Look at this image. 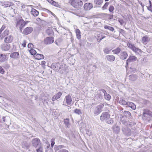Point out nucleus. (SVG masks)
<instances>
[{"label": "nucleus", "mask_w": 152, "mask_h": 152, "mask_svg": "<svg viewBox=\"0 0 152 152\" xmlns=\"http://www.w3.org/2000/svg\"><path fill=\"white\" fill-rule=\"evenodd\" d=\"M57 99L55 97V95H54L52 98V101H54L56 100H57Z\"/></svg>", "instance_id": "obj_58"}, {"label": "nucleus", "mask_w": 152, "mask_h": 152, "mask_svg": "<svg viewBox=\"0 0 152 152\" xmlns=\"http://www.w3.org/2000/svg\"><path fill=\"white\" fill-rule=\"evenodd\" d=\"M29 51L31 54L33 55H35L37 53L36 50L34 49H31L29 50Z\"/></svg>", "instance_id": "obj_44"}, {"label": "nucleus", "mask_w": 152, "mask_h": 152, "mask_svg": "<svg viewBox=\"0 0 152 152\" xmlns=\"http://www.w3.org/2000/svg\"><path fill=\"white\" fill-rule=\"evenodd\" d=\"M110 115L107 112L103 113L100 117V119L101 121L105 120L107 123L109 124H112L114 122L113 118H110Z\"/></svg>", "instance_id": "obj_2"}, {"label": "nucleus", "mask_w": 152, "mask_h": 152, "mask_svg": "<svg viewBox=\"0 0 152 152\" xmlns=\"http://www.w3.org/2000/svg\"><path fill=\"white\" fill-rule=\"evenodd\" d=\"M31 142L32 146L35 148L38 147L42 145L40 139L39 138H34L32 140Z\"/></svg>", "instance_id": "obj_6"}, {"label": "nucleus", "mask_w": 152, "mask_h": 152, "mask_svg": "<svg viewBox=\"0 0 152 152\" xmlns=\"http://www.w3.org/2000/svg\"><path fill=\"white\" fill-rule=\"evenodd\" d=\"M121 130L123 134L126 136H129L131 134L132 132L130 129L126 126H123Z\"/></svg>", "instance_id": "obj_7"}, {"label": "nucleus", "mask_w": 152, "mask_h": 152, "mask_svg": "<svg viewBox=\"0 0 152 152\" xmlns=\"http://www.w3.org/2000/svg\"><path fill=\"white\" fill-rule=\"evenodd\" d=\"M36 149L37 152H43V146L42 145L37 147Z\"/></svg>", "instance_id": "obj_34"}, {"label": "nucleus", "mask_w": 152, "mask_h": 152, "mask_svg": "<svg viewBox=\"0 0 152 152\" xmlns=\"http://www.w3.org/2000/svg\"><path fill=\"white\" fill-rule=\"evenodd\" d=\"M4 69L2 67L0 70V73L2 74H3L4 73Z\"/></svg>", "instance_id": "obj_56"}, {"label": "nucleus", "mask_w": 152, "mask_h": 152, "mask_svg": "<svg viewBox=\"0 0 152 152\" xmlns=\"http://www.w3.org/2000/svg\"><path fill=\"white\" fill-rule=\"evenodd\" d=\"M125 32V31L122 29H121L120 30V32L121 34L124 33Z\"/></svg>", "instance_id": "obj_61"}, {"label": "nucleus", "mask_w": 152, "mask_h": 152, "mask_svg": "<svg viewBox=\"0 0 152 152\" xmlns=\"http://www.w3.org/2000/svg\"><path fill=\"white\" fill-rule=\"evenodd\" d=\"M58 152H69V151L66 149H62L60 150Z\"/></svg>", "instance_id": "obj_51"}, {"label": "nucleus", "mask_w": 152, "mask_h": 152, "mask_svg": "<svg viewBox=\"0 0 152 152\" xmlns=\"http://www.w3.org/2000/svg\"><path fill=\"white\" fill-rule=\"evenodd\" d=\"M137 76L135 75H130L129 79L132 81H134L137 79Z\"/></svg>", "instance_id": "obj_30"}, {"label": "nucleus", "mask_w": 152, "mask_h": 152, "mask_svg": "<svg viewBox=\"0 0 152 152\" xmlns=\"http://www.w3.org/2000/svg\"><path fill=\"white\" fill-rule=\"evenodd\" d=\"M65 99L67 105H71L72 104V99L70 95H68L66 96L65 97Z\"/></svg>", "instance_id": "obj_14"}, {"label": "nucleus", "mask_w": 152, "mask_h": 152, "mask_svg": "<svg viewBox=\"0 0 152 152\" xmlns=\"http://www.w3.org/2000/svg\"><path fill=\"white\" fill-rule=\"evenodd\" d=\"M121 121L123 124L124 125V126H126V125L127 124V122L124 120H121Z\"/></svg>", "instance_id": "obj_45"}, {"label": "nucleus", "mask_w": 152, "mask_h": 152, "mask_svg": "<svg viewBox=\"0 0 152 152\" xmlns=\"http://www.w3.org/2000/svg\"><path fill=\"white\" fill-rule=\"evenodd\" d=\"M118 21L120 23L121 25H123L124 23V20L122 19H119L118 20Z\"/></svg>", "instance_id": "obj_52"}, {"label": "nucleus", "mask_w": 152, "mask_h": 152, "mask_svg": "<svg viewBox=\"0 0 152 152\" xmlns=\"http://www.w3.org/2000/svg\"><path fill=\"white\" fill-rule=\"evenodd\" d=\"M36 58L38 60L43 59L44 58V55L42 54H37L35 56Z\"/></svg>", "instance_id": "obj_29"}, {"label": "nucleus", "mask_w": 152, "mask_h": 152, "mask_svg": "<svg viewBox=\"0 0 152 152\" xmlns=\"http://www.w3.org/2000/svg\"><path fill=\"white\" fill-rule=\"evenodd\" d=\"M104 28L105 29H109L110 31H113L114 30V28L113 27L108 26H106V25L105 26H104Z\"/></svg>", "instance_id": "obj_37"}, {"label": "nucleus", "mask_w": 152, "mask_h": 152, "mask_svg": "<svg viewBox=\"0 0 152 152\" xmlns=\"http://www.w3.org/2000/svg\"><path fill=\"white\" fill-rule=\"evenodd\" d=\"M69 119H65L64 121V123L66 125H68L69 124Z\"/></svg>", "instance_id": "obj_46"}, {"label": "nucleus", "mask_w": 152, "mask_h": 152, "mask_svg": "<svg viewBox=\"0 0 152 152\" xmlns=\"http://www.w3.org/2000/svg\"><path fill=\"white\" fill-rule=\"evenodd\" d=\"M103 106V104H101L94 107L93 113L94 115L96 116L100 114L102 112Z\"/></svg>", "instance_id": "obj_5"}, {"label": "nucleus", "mask_w": 152, "mask_h": 152, "mask_svg": "<svg viewBox=\"0 0 152 152\" xmlns=\"http://www.w3.org/2000/svg\"><path fill=\"white\" fill-rule=\"evenodd\" d=\"M84 8L86 10H89L93 8L92 4L90 3H87L84 5Z\"/></svg>", "instance_id": "obj_12"}, {"label": "nucleus", "mask_w": 152, "mask_h": 152, "mask_svg": "<svg viewBox=\"0 0 152 152\" xmlns=\"http://www.w3.org/2000/svg\"><path fill=\"white\" fill-rule=\"evenodd\" d=\"M9 31L8 30H5L4 31L2 34V37H5L6 36L8 35Z\"/></svg>", "instance_id": "obj_33"}, {"label": "nucleus", "mask_w": 152, "mask_h": 152, "mask_svg": "<svg viewBox=\"0 0 152 152\" xmlns=\"http://www.w3.org/2000/svg\"><path fill=\"white\" fill-rule=\"evenodd\" d=\"M111 50V49H110L109 48L106 47L104 49L103 51L104 53L108 54L110 53V51Z\"/></svg>", "instance_id": "obj_32"}, {"label": "nucleus", "mask_w": 152, "mask_h": 152, "mask_svg": "<svg viewBox=\"0 0 152 152\" xmlns=\"http://www.w3.org/2000/svg\"><path fill=\"white\" fill-rule=\"evenodd\" d=\"M13 39V37L11 35L6 36L4 39V41L6 43H9L12 42Z\"/></svg>", "instance_id": "obj_13"}, {"label": "nucleus", "mask_w": 152, "mask_h": 152, "mask_svg": "<svg viewBox=\"0 0 152 152\" xmlns=\"http://www.w3.org/2000/svg\"><path fill=\"white\" fill-rule=\"evenodd\" d=\"M103 1V0H94V3L96 4L100 5L102 4Z\"/></svg>", "instance_id": "obj_36"}, {"label": "nucleus", "mask_w": 152, "mask_h": 152, "mask_svg": "<svg viewBox=\"0 0 152 152\" xmlns=\"http://www.w3.org/2000/svg\"><path fill=\"white\" fill-rule=\"evenodd\" d=\"M133 51L136 53L137 54H139L142 51L140 49L136 48L135 47L134 49H133Z\"/></svg>", "instance_id": "obj_31"}, {"label": "nucleus", "mask_w": 152, "mask_h": 152, "mask_svg": "<svg viewBox=\"0 0 152 152\" xmlns=\"http://www.w3.org/2000/svg\"><path fill=\"white\" fill-rule=\"evenodd\" d=\"M3 67L5 69H8L9 68L10 66V65L8 64V63L7 62H5L3 64Z\"/></svg>", "instance_id": "obj_41"}, {"label": "nucleus", "mask_w": 152, "mask_h": 152, "mask_svg": "<svg viewBox=\"0 0 152 152\" xmlns=\"http://www.w3.org/2000/svg\"><path fill=\"white\" fill-rule=\"evenodd\" d=\"M124 115L125 117L128 119L131 118V115L130 113L128 111H125L124 112Z\"/></svg>", "instance_id": "obj_21"}, {"label": "nucleus", "mask_w": 152, "mask_h": 152, "mask_svg": "<svg viewBox=\"0 0 152 152\" xmlns=\"http://www.w3.org/2000/svg\"><path fill=\"white\" fill-rule=\"evenodd\" d=\"M54 139L53 138H52L51 140V145L52 147H53V145H54L55 144V142L54 141Z\"/></svg>", "instance_id": "obj_48"}, {"label": "nucleus", "mask_w": 152, "mask_h": 152, "mask_svg": "<svg viewBox=\"0 0 152 152\" xmlns=\"http://www.w3.org/2000/svg\"><path fill=\"white\" fill-rule=\"evenodd\" d=\"M57 40L59 42H61L62 41V39L61 38H59Z\"/></svg>", "instance_id": "obj_62"}, {"label": "nucleus", "mask_w": 152, "mask_h": 152, "mask_svg": "<svg viewBox=\"0 0 152 152\" xmlns=\"http://www.w3.org/2000/svg\"><path fill=\"white\" fill-rule=\"evenodd\" d=\"M51 68L61 74L64 73L65 71L66 67L65 65H60L58 63H53L51 65Z\"/></svg>", "instance_id": "obj_1"}, {"label": "nucleus", "mask_w": 152, "mask_h": 152, "mask_svg": "<svg viewBox=\"0 0 152 152\" xmlns=\"http://www.w3.org/2000/svg\"><path fill=\"white\" fill-rule=\"evenodd\" d=\"M87 134L89 135V136H90L91 135H92V134L91 133V132H90L89 130L87 131L86 132Z\"/></svg>", "instance_id": "obj_60"}, {"label": "nucleus", "mask_w": 152, "mask_h": 152, "mask_svg": "<svg viewBox=\"0 0 152 152\" xmlns=\"http://www.w3.org/2000/svg\"><path fill=\"white\" fill-rule=\"evenodd\" d=\"M149 38L147 36L143 37L141 39V42L143 44H146L149 41Z\"/></svg>", "instance_id": "obj_22"}, {"label": "nucleus", "mask_w": 152, "mask_h": 152, "mask_svg": "<svg viewBox=\"0 0 152 152\" xmlns=\"http://www.w3.org/2000/svg\"><path fill=\"white\" fill-rule=\"evenodd\" d=\"M52 32V31L50 30L49 29H48L46 31V33L48 35H50L51 34V32Z\"/></svg>", "instance_id": "obj_49"}, {"label": "nucleus", "mask_w": 152, "mask_h": 152, "mask_svg": "<svg viewBox=\"0 0 152 152\" xmlns=\"http://www.w3.org/2000/svg\"><path fill=\"white\" fill-rule=\"evenodd\" d=\"M137 60V57L135 56H129V58L126 60V66L128 65L129 63L135 61Z\"/></svg>", "instance_id": "obj_11"}, {"label": "nucleus", "mask_w": 152, "mask_h": 152, "mask_svg": "<svg viewBox=\"0 0 152 152\" xmlns=\"http://www.w3.org/2000/svg\"><path fill=\"white\" fill-rule=\"evenodd\" d=\"M10 49L9 45H4L2 47V49L4 51H7L9 50Z\"/></svg>", "instance_id": "obj_35"}, {"label": "nucleus", "mask_w": 152, "mask_h": 152, "mask_svg": "<svg viewBox=\"0 0 152 152\" xmlns=\"http://www.w3.org/2000/svg\"><path fill=\"white\" fill-rule=\"evenodd\" d=\"M112 129L115 133L118 134L119 133L120 129L118 126L116 125H113L112 127Z\"/></svg>", "instance_id": "obj_19"}, {"label": "nucleus", "mask_w": 152, "mask_h": 152, "mask_svg": "<svg viewBox=\"0 0 152 152\" xmlns=\"http://www.w3.org/2000/svg\"><path fill=\"white\" fill-rule=\"evenodd\" d=\"M114 10V7L113 5H111L110 6L109 9V11L111 12L112 13H113V11Z\"/></svg>", "instance_id": "obj_42"}, {"label": "nucleus", "mask_w": 152, "mask_h": 152, "mask_svg": "<svg viewBox=\"0 0 152 152\" xmlns=\"http://www.w3.org/2000/svg\"><path fill=\"white\" fill-rule=\"evenodd\" d=\"M69 2L74 7L77 9H80L83 5L82 0H69Z\"/></svg>", "instance_id": "obj_3"}, {"label": "nucleus", "mask_w": 152, "mask_h": 152, "mask_svg": "<svg viewBox=\"0 0 152 152\" xmlns=\"http://www.w3.org/2000/svg\"><path fill=\"white\" fill-rule=\"evenodd\" d=\"M33 31V28L31 27L26 28L23 31L22 33L25 34H28L31 33Z\"/></svg>", "instance_id": "obj_10"}, {"label": "nucleus", "mask_w": 152, "mask_h": 152, "mask_svg": "<svg viewBox=\"0 0 152 152\" xmlns=\"http://www.w3.org/2000/svg\"><path fill=\"white\" fill-rule=\"evenodd\" d=\"M5 28V26L4 25H3L1 27V28L0 29V34L1 33V32L3 31Z\"/></svg>", "instance_id": "obj_54"}, {"label": "nucleus", "mask_w": 152, "mask_h": 152, "mask_svg": "<svg viewBox=\"0 0 152 152\" xmlns=\"http://www.w3.org/2000/svg\"><path fill=\"white\" fill-rule=\"evenodd\" d=\"M109 4L108 2H107L105 3L104 5L102 7V10H104L107 9V8Z\"/></svg>", "instance_id": "obj_39"}, {"label": "nucleus", "mask_w": 152, "mask_h": 152, "mask_svg": "<svg viewBox=\"0 0 152 152\" xmlns=\"http://www.w3.org/2000/svg\"><path fill=\"white\" fill-rule=\"evenodd\" d=\"M42 64H44L45 63V61H43L42 62Z\"/></svg>", "instance_id": "obj_64"}, {"label": "nucleus", "mask_w": 152, "mask_h": 152, "mask_svg": "<svg viewBox=\"0 0 152 152\" xmlns=\"http://www.w3.org/2000/svg\"><path fill=\"white\" fill-rule=\"evenodd\" d=\"M27 23L22 19L18 20L16 23V26L17 28H19L20 31L22 32L23 28L26 25Z\"/></svg>", "instance_id": "obj_4"}, {"label": "nucleus", "mask_w": 152, "mask_h": 152, "mask_svg": "<svg viewBox=\"0 0 152 152\" xmlns=\"http://www.w3.org/2000/svg\"><path fill=\"white\" fill-rule=\"evenodd\" d=\"M101 89L99 90V92L98 93V97L99 98V99H102V96L104 95V94H103L102 93H101L100 92L101 91Z\"/></svg>", "instance_id": "obj_43"}, {"label": "nucleus", "mask_w": 152, "mask_h": 152, "mask_svg": "<svg viewBox=\"0 0 152 152\" xmlns=\"http://www.w3.org/2000/svg\"><path fill=\"white\" fill-rule=\"evenodd\" d=\"M118 101L119 103L121 104L127 105V104L128 103V102H127L124 99L122 98H120L118 99Z\"/></svg>", "instance_id": "obj_25"}, {"label": "nucleus", "mask_w": 152, "mask_h": 152, "mask_svg": "<svg viewBox=\"0 0 152 152\" xmlns=\"http://www.w3.org/2000/svg\"><path fill=\"white\" fill-rule=\"evenodd\" d=\"M26 41L25 40H24L23 41V43L22 44V46L24 47H25L26 45Z\"/></svg>", "instance_id": "obj_55"}, {"label": "nucleus", "mask_w": 152, "mask_h": 152, "mask_svg": "<svg viewBox=\"0 0 152 152\" xmlns=\"http://www.w3.org/2000/svg\"><path fill=\"white\" fill-rule=\"evenodd\" d=\"M6 55L4 54H0V62H4L5 61Z\"/></svg>", "instance_id": "obj_27"}, {"label": "nucleus", "mask_w": 152, "mask_h": 152, "mask_svg": "<svg viewBox=\"0 0 152 152\" xmlns=\"http://www.w3.org/2000/svg\"><path fill=\"white\" fill-rule=\"evenodd\" d=\"M34 45L31 43H29L28 45V48L32 49Z\"/></svg>", "instance_id": "obj_50"}, {"label": "nucleus", "mask_w": 152, "mask_h": 152, "mask_svg": "<svg viewBox=\"0 0 152 152\" xmlns=\"http://www.w3.org/2000/svg\"><path fill=\"white\" fill-rule=\"evenodd\" d=\"M19 54L18 52H13L11 54L10 57L11 58L17 59L18 58Z\"/></svg>", "instance_id": "obj_20"}, {"label": "nucleus", "mask_w": 152, "mask_h": 152, "mask_svg": "<svg viewBox=\"0 0 152 152\" xmlns=\"http://www.w3.org/2000/svg\"><path fill=\"white\" fill-rule=\"evenodd\" d=\"M75 32L77 38L78 39H80L81 38L80 31L79 29H76Z\"/></svg>", "instance_id": "obj_28"}, {"label": "nucleus", "mask_w": 152, "mask_h": 152, "mask_svg": "<svg viewBox=\"0 0 152 152\" xmlns=\"http://www.w3.org/2000/svg\"><path fill=\"white\" fill-rule=\"evenodd\" d=\"M127 106H129L134 110L136 108V105L133 103L131 102H128Z\"/></svg>", "instance_id": "obj_24"}, {"label": "nucleus", "mask_w": 152, "mask_h": 152, "mask_svg": "<svg viewBox=\"0 0 152 152\" xmlns=\"http://www.w3.org/2000/svg\"><path fill=\"white\" fill-rule=\"evenodd\" d=\"M147 7L148 10L152 12V4H150L149 7Z\"/></svg>", "instance_id": "obj_53"}, {"label": "nucleus", "mask_w": 152, "mask_h": 152, "mask_svg": "<svg viewBox=\"0 0 152 152\" xmlns=\"http://www.w3.org/2000/svg\"><path fill=\"white\" fill-rule=\"evenodd\" d=\"M101 93L104 94V98L107 100H109L111 96L109 94L107 93L106 91L104 89H101Z\"/></svg>", "instance_id": "obj_15"}, {"label": "nucleus", "mask_w": 152, "mask_h": 152, "mask_svg": "<svg viewBox=\"0 0 152 152\" xmlns=\"http://www.w3.org/2000/svg\"><path fill=\"white\" fill-rule=\"evenodd\" d=\"M54 39L53 37H47L45 38L44 40V43L46 45H50L52 44L54 42Z\"/></svg>", "instance_id": "obj_8"}, {"label": "nucleus", "mask_w": 152, "mask_h": 152, "mask_svg": "<svg viewBox=\"0 0 152 152\" xmlns=\"http://www.w3.org/2000/svg\"><path fill=\"white\" fill-rule=\"evenodd\" d=\"M51 14H52V15H53V16L56 17L54 13H53V12H51Z\"/></svg>", "instance_id": "obj_63"}, {"label": "nucleus", "mask_w": 152, "mask_h": 152, "mask_svg": "<svg viewBox=\"0 0 152 152\" xmlns=\"http://www.w3.org/2000/svg\"><path fill=\"white\" fill-rule=\"evenodd\" d=\"M122 50L119 47H118L112 50V52L113 53V54L118 55L121 52Z\"/></svg>", "instance_id": "obj_23"}, {"label": "nucleus", "mask_w": 152, "mask_h": 152, "mask_svg": "<svg viewBox=\"0 0 152 152\" xmlns=\"http://www.w3.org/2000/svg\"><path fill=\"white\" fill-rule=\"evenodd\" d=\"M107 60L110 62H113L114 61L115 57L114 56L112 55H107L105 57Z\"/></svg>", "instance_id": "obj_16"}, {"label": "nucleus", "mask_w": 152, "mask_h": 152, "mask_svg": "<svg viewBox=\"0 0 152 152\" xmlns=\"http://www.w3.org/2000/svg\"><path fill=\"white\" fill-rule=\"evenodd\" d=\"M105 37L104 36L103 37H98V38H97V39L98 41H100L101 40H102V39H103L104 38H105Z\"/></svg>", "instance_id": "obj_57"}, {"label": "nucleus", "mask_w": 152, "mask_h": 152, "mask_svg": "<svg viewBox=\"0 0 152 152\" xmlns=\"http://www.w3.org/2000/svg\"><path fill=\"white\" fill-rule=\"evenodd\" d=\"M146 115H149V116L152 117V112L147 109L144 110H143L142 116H146Z\"/></svg>", "instance_id": "obj_18"}, {"label": "nucleus", "mask_w": 152, "mask_h": 152, "mask_svg": "<svg viewBox=\"0 0 152 152\" xmlns=\"http://www.w3.org/2000/svg\"><path fill=\"white\" fill-rule=\"evenodd\" d=\"M0 3L3 6L5 5L6 7L12 6L13 4L12 2L6 1H1Z\"/></svg>", "instance_id": "obj_17"}, {"label": "nucleus", "mask_w": 152, "mask_h": 152, "mask_svg": "<svg viewBox=\"0 0 152 152\" xmlns=\"http://www.w3.org/2000/svg\"><path fill=\"white\" fill-rule=\"evenodd\" d=\"M119 56L121 59L122 60H125L127 58L128 56L127 52L122 50L119 55Z\"/></svg>", "instance_id": "obj_9"}, {"label": "nucleus", "mask_w": 152, "mask_h": 152, "mask_svg": "<svg viewBox=\"0 0 152 152\" xmlns=\"http://www.w3.org/2000/svg\"><path fill=\"white\" fill-rule=\"evenodd\" d=\"M131 49H132V50H133V49L135 47V46H134L132 44H129V45L128 46Z\"/></svg>", "instance_id": "obj_47"}, {"label": "nucleus", "mask_w": 152, "mask_h": 152, "mask_svg": "<svg viewBox=\"0 0 152 152\" xmlns=\"http://www.w3.org/2000/svg\"><path fill=\"white\" fill-rule=\"evenodd\" d=\"M139 3L141 6L142 7V9L143 10H144V5L142 4V2L141 1H139Z\"/></svg>", "instance_id": "obj_59"}, {"label": "nucleus", "mask_w": 152, "mask_h": 152, "mask_svg": "<svg viewBox=\"0 0 152 152\" xmlns=\"http://www.w3.org/2000/svg\"><path fill=\"white\" fill-rule=\"evenodd\" d=\"M74 113L78 115L82 114V112L79 109H76L74 110Z\"/></svg>", "instance_id": "obj_38"}, {"label": "nucleus", "mask_w": 152, "mask_h": 152, "mask_svg": "<svg viewBox=\"0 0 152 152\" xmlns=\"http://www.w3.org/2000/svg\"><path fill=\"white\" fill-rule=\"evenodd\" d=\"M62 95V93L61 92H58L57 94L55 95H54L57 98V99L59 98Z\"/></svg>", "instance_id": "obj_40"}, {"label": "nucleus", "mask_w": 152, "mask_h": 152, "mask_svg": "<svg viewBox=\"0 0 152 152\" xmlns=\"http://www.w3.org/2000/svg\"><path fill=\"white\" fill-rule=\"evenodd\" d=\"M31 14L34 16H37L39 15V12L34 9H32Z\"/></svg>", "instance_id": "obj_26"}]
</instances>
